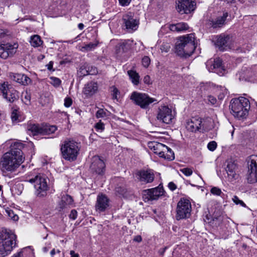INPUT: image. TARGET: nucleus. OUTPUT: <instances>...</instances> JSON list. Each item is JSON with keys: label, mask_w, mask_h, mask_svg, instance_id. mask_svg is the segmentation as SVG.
<instances>
[{"label": "nucleus", "mask_w": 257, "mask_h": 257, "mask_svg": "<svg viewBox=\"0 0 257 257\" xmlns=\"http://www.w3.org/2000/svg\"><path fill=\"white\" fill-rule=\"evenodd\" d=\"M11 117L12 120L14 123H17L21 120V117L20 114V111L17 108H12Z\"/></svg>", "instance_id": "nucleus-34"}, {"label": "nucleus", "mask_w": 257, "mask_h": 257, "mask_svg": "<svg viewBox=\"0 0 257 257\" xmlns=\"http://www.w3.org/2000/svg\"><path fill=\"white\" fill-rule=\"evenodd\" d=\"M106 110H104L103 109H99L96 113V117L98 118H103L106 117Z\"/></svg>", "instance_id": "nucleus-44"}, {"label": "nucleus", "mask_w": 257, "mask_h": 257, "mask_svg": "<svg viewBox=\"0 0 257 257\" xmlns=\"http://www.w3.org/2000/svg\"><path fill=\"white\" fill-rule=\"evenodd\" d=\"M150 64V59L148 56H145L142 59V64L143 65L147 68L148 67Z\"/></svg>", "instance_id": "nucleus-50"}, {"label": "nucleus", "mask_w": 257, "mask_h": 257, "mask_svg": "<svg viewBox=\"0 0 257 257\" xmlns=\"http://www.w3.org/2000/svg\"><path fill=\"white\" fill-rule=\"evenodd\" d=\"M90 168L92 171L98 174H101L104 172L105 164L99 157L95 156L91 159Z\"/></svg>", "instance_id": "nucleus-18"}, {"label": "nucleus", "mask_w": 257, "mask_h": 257, "mask_svg": "<svg viewBox=\"0 0 257 257\" xmlns=\"http://www.w3.org/2000/svg\"><path fill=\"white\" fill-rule=\"evenodd\" d=\"M232 200L236 205H239L244 207H246L245 204L242 200H240L237 196H233Z\"/></svg>", "instance_id": "nucleus-45"}, {"label": "nucleus", "mask_w": 257, "mask_h": 257, "mask_svg": "<svg viewBox=\"0 0 257 257\" xmlns=\"http://www.w3.org/2000/svg\"><path fill=\"white\" fill-rule=\"evenodd\" d=\"M217 90L220 91L217 92L218 99L220 100H222L225 95L227 94L226 89L220 86L219 88H217Z\"/></svg>", "instance_id": "nucleus-41"}, {"label": "nucleus", "mask_w": 257, "mask_h": 257, "mask_svg": "<svg viewBox=\"0 0 257 257\" xmlns=\"http://www.w3.org/2000/svg\"><path fill=\"white\" fill-rule=\"evenodd\" d=\"M180 171L184 174L186 176H190L193 173V170L191 168H184L180 169Z\"/></svg>", "instance_id": "nucleus-46"}, {"label": "nucleus", "mask_w": 257, "mask_h": 257, "mask_svg": "<svg viewBox=\"0 0 257 257\" xmlns=\"http://www.w3.org/2000/svg\"><path fill=\"white\" fill-rule=\"evenodd\" d=\"M72 103V100L70 97H66L64 99V106L69 107Z\"/></svg>", "instance_id": "nucleus-54"}, {"label": "nucleus", "mask_w": 257, "mask_h": 257, "mask_svg": "<svg viewBox=\"0 0 257 257\" xmlns=\"http://www.w3.org/2000/svg\"><path fill=\"white\" fill-rule=\"evenodd\" d=\"M208 101L212 105H214L215 104H218V102L217 101L216 98L212 95L208 96Z\"/></svg>", "instance_id": "nucleus-53"}, {"label": "nucleus", "mask_w": 257, "mask_h": 257, "mask_svg": "<svg viewBox=\"0 0 257 257\" xmlns=\"http://www.w3.org/2000/svg\"><path fill=\"white\" fill-rule=\"evenodd\" d=\"M30 43L32 46L34 47H37L40 46L42 45V41L41 40L39 36L34 35L31 36Z\"/></svg>", "instance_id": "nucleus-35"}, {"label": "nucleus", "mask_w": 257, "mask_h": 257, "mask_svg": "<svg viewBox=\"0 0 257 257\" xmlns=\"http://www.w3.org/2000/svg\"><path fill=\"white\" fill-rule=\"evenodd\" d=\"M22 100L27 105L30 103L31 95L28 91L23 92L22 94Z\"/></svg>", "instance_id": "nucleus-39"}, {"label": "nucleus", "mask_w": 257, "mask_h": 257, "mask_svg": "<svg viewBox=\"0 0 257 257\" xmlns=\"http://www.w3.org/2000/svg\"><path fill=\"white\" fill-rule=\"evenodd\" d=\"M79 73L81 76H86L89 75L87 70V64H85L82 65L79 69Z\"/></svg>", "instance_id": "nucleus-43"}, {"label": "nucleus", "mask_w": 257, "mask_h": 257, "mask_svg": "<svg viewBox=\"0 0 257 257\" xmlns=\"http://www.w3.org/2000/svg\"><path fill=\"white\" fill-rule=\"evenodd\" d=\"M217 147V143L215 141H211L207 145V148L211 151H214Z\"/></svg>", "instance_id": "nucleus-48"}, {"label": "nucleus", "mask_w": 257, "mask_h": 257, "mask_svg": "<svg viewBox=\"0 0 257 257\" xmlns=\"http://www.w3.org/2000/svg\"><path fill=\"white\" fill-rule=\"evenodd\" d=\"M60 250H59V249H57V250H56L54 248L53 249L51 252H50V254H51V257H54V255L57 253H60Z\"/></svg>", "instance_id": "nucleus-60"}, {"label": "nucleus", "mask_w": 257, "mask_h": 257, "mask_svg": "<svg viewBox=\"0 0 257 257\" xmlns=\"http://www.w3.org/2000/svg\"><path fill=\"white\" fill-rule=\"evenodd\" d=\"M137 178L143 184L149 183L153 181L154 174L151 170H143L138 172Z\"/></svg>", "instance_id": "nucleus-21"}, {"label": "nucleus", "mask_w": 257, "mask_h": 257, "mask_svg": "<svg viewBox=\"0 0 257 257\" xmlns=\"http://www.w3.org/2000/svg\"><path fill=\"white\" fill-rule=\"evenodd\" d=\"M170 46L168 43H163L161 46V50L162 52H167L170 49Z\"/></svg>", "instance_id": "nucleus-52"}, {"label": "nucleus", "mask_w": 257, "mask_h": 257, "mask_svg": "<svg viewBox=\"0 0 257 257\" xmlns=\"http://www.w3.org/2000/svg\"><path fill=\"white\" fill-rule=\"evenodd\" d=\"M87 70L89 75H95L98 72L97 68L95 67L89 66L88 64H87Z\"/></svg>", "instance_id": "nucleus-47"}, {"label": "nucleus", "mask_w": 257, "mask_h": 257, "mask_svg": "<svg viewBox=\"0 0 257 257\" xmlns=\"http://www.w3.org/2000/svg\"><path fill=\"white\" fill-rule=\"evenodd\" d=\"M49 82L51 84L55 87H59L61 83V80L59 78L55 77H50V80Z\"/></svg>", "instance_id": "nucleus-40"}, {"label": "nucleus", "mask_w": 257, "mask_h": 257, "mask_svg": "<svg viewBox=\"0 0 257 257\" xmlns=\"http://www.w3.org/2000/svg\"><path fill=\"white\" fill-rule=\"evenodd\" d=\"M247 180L249 183L257 182V156H251L247 160Z\"/></svg>", "instance_id": "nucleus-12"}, {"label": "nucleus", "mask_w": 257, "mask_h": 257, "mask_svg": "<svg viewBox=\"0 0 257 257\" xmlns=\"http://www.w3.org/2000/svg\"><path fill=\"white\" fill-rule=\"evenodd\" d=\"M195 37L193 34L180 37L176 44V53L181 56H190L194 52Z\"/></svg>", "instance_id": "nucleus-3"}, {"label": "nucleus", "mask_w": 257, "mask_h": 257, "mask_svg": "<svg viewBox=\"0 0 257 257\" xmlns=\"http://www.w3.org/2000/svg\"><path fill=\"white\" fill-rule=\"evenodd\" d=\"M47 177L42 174H39L34 178L30 179L28 181L34 184L35 194L39 197H43L47 195L49 189Z\"/></svg>", "instance_id": "nucleus-6"}, {"label": "nucleus", "mask_w": 257, "mask_h": 257, "mask_svg": "<svg viewBox=\"0 0 257 257\" xmlns=\"http://www.w3.org/2000/svg\"><path fill=\"white\" fill-rule=\"evenodd\" d=\"M112 98L118 100L117 95L119 94V90L114 86L112 87Z\"/></svg>", "instance_id": "nucleus-51"}, {"label": "nucleus", "mask_w": 257, "mask_h": 257, "mask_svg": "<svg viewBox=\"0 0 257 257\" xmlns=\"http://www.w3.org/2000/svg\"><path fill=\"white\" fill-rule=\"evenodd\" d=\"M127 74L132 82L135 85H138L140 82V76L139 74L133 70H128Z\"/></svg>", "instance_id": "nucleus-30"}, {"label": "nucleus", "mask_w": 257, "mask_h": 257, "mask_svg": "<svg viewBox=\"0 0 257 257\" xmlns=\"http://www.w3.org/2000/svg\"><path fill=\"white\" fill-rule=\"evenodd\" d=\"M57 130L55 125H45L42 127V135H50L54 133Z\"/></svg>", "instance_id": "nucleus-36"}, {"label": "nucleus", "mask_w": 257, "mask_h": 257, "mask_svg": "<svg viewBox=\"0 0 257 257\" xmlns=\"http://www.w3.org/2000/svg\"><path fill=\"white\" fill-rule=\"evenodd\" d=\"M77 211L75 210H72L70 212V214H69V217L71 219L74 220L77 218Z\"/></svg>", "instance_id": "nucleus-55"}, {"label": "nucleus", "mask_w": 257, "mask_h": 257, "mask_svg": "<svg viewBox=\"0 0 257 257\" xmlns=\"http://www.w3.org/2000/svg\"><path fill=\"white\" fill-rule=\"evenodd\" d=\"M168 187L171 191H174L177 188V186L172 182L168 184Z\"/></svg>", "instance_id": "nucleus-57"}, {"label": "nucleus", "mask_w": 257, "mask_h": 257, "mask_svg": "<svg viewBox=\"0 0 257 257\" xmlns=\"http://www.w3.org/2000/svg\"><path fill=\"white\" fill-rule=\"evenodd\" d=\"M80 149V144L72 139L65 140L61 146L62 157L72 162L76 160Z\"/></svg>", "instance_id": "nucleus-4"}, {"label": "nucleus", "mask_w": 257, "mask_h": 257, "mask_svg": "<svg viewBox=\"0 0 257 257\" xmlns=\"http://www.w3.org/2000/svg\"><path fill=\"white\" fill-rule=\"evenodd\" d=\"M210 192L212 194L217 196H220L222 193V191L220 189L216 187H212L210 190Z\"/></svg>", "instance_id": "nucleus-49"}, {"label": "nucleus", "mask_w": 257, "mask_h": 257, "mask_svg": "<svg viewBox=\"0 0 257 257\" xmlns=\"http://www.w3.org/2000/svg\"><path fill=\"white\" fill-rule=\"evenodd\" d=\"M229 39L228 36H225L221 35L216 36L213 41L215 42V45L218 47L220 51H224L225 47H227L226 44Z\"/></svg>", "instance_id": "nucleus-25"}, {"label": "nucleus", "mask_w": 257, "mask_h": 257, "mask_svg": "<svg viewBox=\"0 0 257 257\" xmlns=\"http://www.w3.org/2000/svg\"><path fill=\"white\" fill-rule=\"evenodd\" d=\"M118 1L119 2V4L122 6H128L131 1V0H118Z\"/></svg>", "instance_id": "nucleus-56"}, {"label": "nucleus", "mask_w": 257, "mask_h": 257, "mask_svg": "<svg viewBox=\"0 0 257 257\" xmlns=\"http://www.w3.org/2000/svg\"><path fill=\"white\" fill-rule=\"evenodd\" d=\"M13 88L11 85L7 82H4L0 86V90L3 94V97H7V95H8V92H10V90Z\"/></svg>", "instance_id": "nucleus-33"}, {"label": "nucleus", "mask_w": 257, "mask_h": 257, "mask_svg": "<svg viewBox=\"0 0 257 257\" xmlns=\"http://www.w3.org/2000/svg\"><path fill=\"white\" fill-rule=\"evenodd\" d=\"M230 106L233 115L238 118H245L248 114L250 108L249 100L244 97H239L231 100Z\"/></svg>", "instance_id": "nucleus-5"}, {"label": "nucleus", "mask_w": 257, "mask_h": 257, "mask_svg": "<svg viewBox=\"0 0 257 257\" xmlns=\"http://www.w3.org/2000/svg\"><path fill=\"white\" fill-rule=\"evenodd\" d=\"M123 21L127 31L132 32L137 30L139 25V20L135 18L131 13L127 14L123 16Z\"/></svg>", "instance_id": "nucleus-13"}, {"label": "nucleus", "mask_w": 257, "mask_h": 257, "mask_svg": "<svg viewBox=\"0 0 257 257\" xmlns=\"http://www.w3.org/2000/svg\"><path fill=\"white\" fill-rule=\"evenodd\" d=\"M17 236L11 231L3 230L0 231V254L6 256L11 253L17 246Z\"/></svg>", "instance_id": "nucleus-2"}, {"label": "nucleus", "mask_w": 257, "mask_h": 257, "mask_svg": "<svg viewBox=\"0 0 257 257\" xmlns=\"http://www.w3.org/2000/svg\"><path fill=\"white\" fill-rule=\"evenodd\" d=\"M206 65L209 72L216 73L220 76L223 75L225 72V70L222 66V61L219 58L215 59L213 61H207Z\"/></svg>", "instance_id": "nucleus-15"}, {"label": "nucleus", "mask_w": 257, "mask_h": 257, "mask_svg": "<svg viewBox=\"0 0 257 257\" xmlns=\"http://www.w3.org/2000/svg\"><path fill=\"white\" fill-rule=\"evenodd\" d=\"M134 240L135 241L140 242L142 240V238L141 235H137V236H135V237L134 238Z\"/></svg>", "instance_id": "nucleus-61"}, {"label": "nucleus", "mask_w": 257, "mask_h": 257, "mask_svg": "<svg viewBox=\"0 0 257 257\" xmlns=\"http://www.w3.org/2000/svg\"><path fill=\"white\" fill-rule=\"evenodd\" d=\"M227 17V13H223L222 16L218 17L216 20L212 22V26L214 28L221 27L224 24Z\"/></svg>", "instance_id": "nucleus-28"}, {"label": "nucleus", "mask_w": 257, "mask_h": 257, "mask_svg": "<svg viewBox=\"0 0 257 257\" xmlns=\"http://www.w3.org/2000/svg\"><path fill=\"white\" fill-rule=\"evenodd\" d=\"M28 130L30 132L33 136L37 135L38 134L42 135V127L40 126L38 124H30L28 126Z\"/></svg>", "instance_id": "nucleus-31"}, {"label": "nucleus", "mask_w": 257, "mask_h": 257, "mask_svg": "<svg viewBox=\"0 0 257 257\" xmlns=\"http://www.w3.org/2000/svg\"><path fill=\"white\" fill-rule=\"evenodd\" d=\"M97 83L95 82H90L85 85L83 92L86 97H88L94 94L97 92Z\"/></svg>", "instance_id": "nucleus-24"}, {"label": "nucleus", "mask_w": 257, "mask_h": 257, "mask_svg": "<svg viewBox=\"0 0 257 257\" xmlns=\"http://www.w3.org/2000/svg\"><path fill=\"white\" fill-rule=\"evenodd\" d=\"M4 98L9 102H13L19 98V93L15 89H11V90H10V92H8L7 96L5 97Z\"/></svg>", "instance_id": "nucleus-29"}, {"label": "nucleus", "mask_w": 257, "mask_h": 257, "mask_svg": "<svg viewBox=\"0 0 257 257\" xmlns=\"http://www.w3.org/2000/svg\"><path fill=\"white\" fill-rule=\"evenodd\" d=\"M5 211L7 215L14 221H17L19 219V216L12 209L8 208Z\"/></svg>", "instance_id": "nucleus-38"}, {"label": "nucleus", "mask_w": 257, "mask_h": 257, "mask_svg": "<svg viewBox=\"0 0 257 257\" xmlns=\"http://www.w3.org/2000/svg\"><path fill=\"white\" fill-rule=\"evenodd\" d=\"M175 117L172 109L167 105L159 106L156 112V118L160 122L170 124Z\"/></svg>", "instance_id": "nucleus-10"}, {"label": "nucleus", "mask_w": 257, "mask_h": 257, "mask_svg": "<svg viewBox=\"0 0 257 257\" xmlns=\"http://www.w3.org/2000/svg\"><path fill=\"white\" fill-rule=\"evenodd\" d=\"M218 122L212 118L208 117L201 119V132H208L212 129L217 128Z\"/></svg>", "instance_id": "nucleus-20"}, {"label": "nucleus", "mask_w": 257, "mask_h": 257, "mask_svg": "<svg viewBox=\"0 0 257 257\" xmlns=\"http://www.w3.org/2000/svg\"><path fill=\"white\" fill-rule=\"evenodd\" d=\"M130 99L143 109L148 108L151 103L157 101L156 99L150 97L148 94L137 91L131 94Z\"/></svg>", "instance_id": "nucleus-8"}, {"label": "nucleus", "mask_w": 257, "mask_h": 257, "mask_svg": "<svg viewBox=\"0 0 257 257\" xmlns=\"http://www.w3.org/2000/svg\"><path fill=\"white\" fill-rule=\"evenodd\" d=\"M196 4L195 0H177L176 9L181 15L189 14L195 10Z\"/></svg>", "instance_id": "nucleus-11"}, {"label": "nucleus", "mask_w": 257, "mask_h": 257, "mask_svg": "<svg viewBox=\"0 0 257 257\" xmlns=\"http://www.w3.org/2000/svg\"><path fill=\"white\" fill-rule=\"evenodd\" d=\"M18 48L17 43L2 44L0 46V57L3 59H7L8 57L12 56L16 53Z\"/></svg>", "instance_id": "nucleus-16"}, {"label": "nucleus", "mask_w": 257, "mask_h": 257, "mask_svg": "<svg viewBox=\"0 0 257 257\" xmlns=\"http://www.w3.org/2000/svg\"><path fill=\"white\" fill-rule=\"evenodd\" d=\"M109 206V199L103 194L97 196V202L95 205L96 210L99 211H104Z\"/></svg>", "instance_id": "nucleus-22"}, {"label": "nucleus", "mask_w": 257, "mask_h": 257, "mask_svg": "<svg viewBox=\"0 0 257 257\" xmlns=\"http://www.w3.org/2000/svg\"><path fill=\"white\" fill-rule=\"evenodd\" d=\"M189 28L188 25L185 23H179L170 25L169 29L173 32H183Z\"/></svg>", "instance_id": "nucleus-27"}, {"label": "nucleus", "mask_w": 257, "mask_h": 257, "mask_svg": "<svg viewBox=\"0 0 257 257\" xmlns=\"http://www.w3.org/2000/svg\"><path fill=\"white\" fill-rule=\"evenodd\" d=\"M225 165L228 180L232 182L237 179L238 175L236 172V165L234 162L231 160H228L226 161Z\"/></svg>", "instance_id": "nucleus-17"}, {"label": "nucleus", "mask_w": 257, "mask_h": 257, "mask_svg": "<svg viewBox=\"0 0 257 257\" xmlns=\"http://www.w3.org/2000/svg\"><path fill=\"white\" fill-rule=\"evenodd\" d=\"M70 254L71 257H80L79 254L76 253L74 250H71L70 251Z\"/></svg>", "instance_id": "nucleus-62"}, {"label": "nucleus", "mask_w": 257, "mask_h": 257, "mask_svg": "<svg viewBox=\"0 0 257 257\" xmlns=\"http://www.w3.org/2000/svg\"><path fill=\"white\" fill-rule=\"evenodd\" d=\"M78 27L80 30H82L84 28V25L82 23H80L78 24Z\"/></svg>", "instance_id": "nucleus-63"}, {"label": "nucleus", "mask_w": 257, "mask_h": 257, "mask_svg": "<svg viewBox=\"0 0 257 257\" xmlns=\"http://www.w3.org/2000/svg\"><path fill=\"white\" fill-rule=\"evenodd\" d=\"M73 202V200L71 196L67 194L63 195L59 204V207L62 209L69 207L72 204Z\"/></svg>", "instance_id": "nucleus-26"}, {"label": "nucleus", "mask_w": 257, "mask_h": 257, "mask_svg": "<svg viewBox=\"0 0 257 257\" xmlns=\"http://www.w3.org/2000/svg\"><path fill=\"white\" fill-rule=\"evenodd\" d=\"M133 43V40H126L120 44V46L121 47V49L123 50V51H124L131 48Z\"/></svg>", "instance_id": "nucleus-37"}, {"label": "nucleus", "mask_w": 257, "mask_h": 257, "mask_svg": "<svg viewBox=\"0 0 257 257\" xmlns=\"http://www.w3.org/2000/svg\"><path fill=\"white\" fill-rule=\"evenodd\" d=\"M12 257H23V251L21 250L14 254Z\"/></svg>", "instance_id": "nucleus-59"}, {"label": "nucleus", "mask_w": 257, "mask_h": 257, "mask_svg": "<svg viewBox=\"0 0 257 257\" xmlns=\"http://www.w3.org/2000/svg\"><path fill=\"white\" fill-rule=\"evenodd\" d=\"M95 130L98 132H102L105 128L104 123L99 120L98 122L96 123L94 125Z\"/></svg>", "instance_id": "nucleus-42"}, {"label": "nucleus", "mask_w": 257, "mask_h": 257, "mask_svg": "<svg viewBox=\"0 0 257 257\" xmlns=\"http://www.w3.org/2000/svg\"><path fill=\"white\" fill-rule=\"evenodd\" d=\"M201 119L193 118L187 122V129L192 132H201Z\"/></svg>", "instance_id": "nucleus-23"}, {"label": "nucleus", "mask_w": 257, "mask_h": 257, "mask_svg": "<svg viewBox=\"0 0 257 257\" xmlns=\"http://www.w3.org/2000/svg\"><path fill=\"white\" fill-rule=\"evenodd\" d=\"M98 42L96 41L94 43H89L88 44H84V46L79 47V49L82 52L90 51L94 50L98 45Z\"/></svg>", "instance_id": "nucleus-32"}, {"label": "nucleus", "mask_w": 257, "mask_h": 257, "mask_svg": "<svg viewBox=\"0 0 257 257\" xmlns=\"http://www.w3.org/2000/svg\"><path fill=\"white\" fill-rule=\"evenodd\" d=\"M148 147L160 157L171 161L174 159L175 156L172 150L166 145L157 142H151L148 143Z\"/></svg>", "instance_id": "nucleus-7"}, {"label": "nucleus", "mask_w": 257, "mask_h": 257, "mask_svg": "<svg viewBox=\"0 0 257 257\" xmlns=\"http://www.w3.org/2000/svg\"><path fill=\"white\" fill-rule=\"evenodd\" d=\"M9 77L14 81L25 86L32 82L31 79L24 74L10 73Z\"/></svg>", "instance_id": "nucleus-19"}, {"label": "nucleus", "mask_w": 257, "mask_h": 257, "mask_svg": "<svg viewBox=\"0 0 257 257\" xmlns=\"http://www.w3.org/2000/svg\"><path fill=\"white\" fill-rule=\"evenodd\" d=\"M192 208L189 200L181 198L177 204L176 218L177 220L188 218L190 216Z\"/></svg>", "instance_id": "nucleus-9"}, {"label": "nucleus", "mask_w": 257, "mask_h": 257, "mask_svg": "<svg viewBox=\"0 0 257 257\" xmlns=\"http://www.w3.org/2000/svg\"><path fill=\"white\" fill-rule=\"evenodd\" d=\"M144 82L146 84H150L151 82L150 77L149 75H146L144 78Z\"/></svg>", "instance_id": "nucleus-58"}, {"label": "nucleus", "mask_w": 257, "mask_h": 257, "mask_svg": "<svg viewBox=\"0 0 257 257\" xmlns=\"http://www.w3.org/2000/svg\"><path fill=\"white\" fill-rule=\"evenodd\" d=\"M164 192L163 187L160 186L146 190L143 192V198L145 201L157 200L160 196L163 195Z\"/></svg>", "instance_id": "nucleus-14"}, {"label": "nucleus", "mask_w": 257, "mask_h": 257, "mask_svg": "<svg viewBox=\"0 0 257 257\" xmlns=\"http://www.w3.org/2000/svg\"><path fill=\"white\" fill-rule=\"evenodd\" d=\"M4 35H5V33H4L3 30L2 29H0V38L4 37Z\"/></svg>", "instance_id": "nucleus-64"}, {"label": "nucleus", "mask_w": 257, "mask_h": 257, "mask_svg": "<svg viewBox=\"0 0 257 257\" xmlns=\"http://www.w3.org/2000/svg\"><path fill=\"white\" fill-rule=\"evenodd\" d=\"M23 148V144L20 142L16 141L11 144L10 150L2 157L1 164L4 170L14 172L24 162Z\"/></svg>", "instance_id": "nucleus-1"}]
</instances>
